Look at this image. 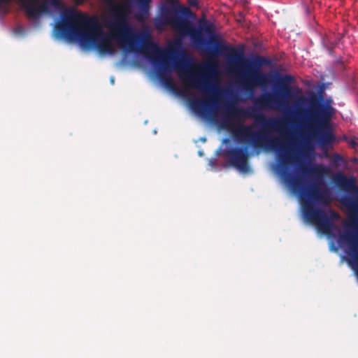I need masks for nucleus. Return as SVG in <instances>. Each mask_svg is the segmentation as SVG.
<instances>
[{"label":"nucleus","mask_w":358,"mask_h":358,"mask_svg":"<svg viewBox=\"0 0 358 358\" xmlns=\"http://www.w3.org/2000/svg\"><path fill=\"white\" fill-rule=\"evenodd\" d=\"M20 0L22 6L24 8L27 16L30 18H37L41 13H47L49 11L47 0Z\"/></svg>","instance_id":"1a4fd4ad"},{"label":"nucleus","mask_w":358,"mask_h":358,"mask_svg":"<svg viewBox=\"0 0 358 358\" xmlns=\"http://www.w3.org/2000/svg\"><path fill=\"white\" fill-rule=\"evenodd\" d=\"M192 15L187 7H181L180 10L173 9L164 6L161 9V20L164 24L171 25L176 31L182 35L190 36L194 44L201 48L206 44L201 31L196 29L187 19Z\"/></svg>","instance_id":"423d86ee"},{"label":"nucleus","mask_w":358,"mask_h":358,"mask_svg":"<svg viewBox=\"0 0 358 358\" xmlns=\"http://www.w3.org/2000/svg\"><path fill=\"white\" fill-rule=\"evenodd\" d=\"M348 145L352 148H356L358 146V143L355 139H350L348 141Z\"/></svg>","instance_id":"f3484780"},{"label":"nucleus","mask_w":358,"mask_h":358,"mask_svg":"<svg viewBox=\"0 0 358 358\" xmlns=\"http://www.w3.org/2000/svg\"><path fill=\"white\" fill-rule=\"evenodd\" d=\"M357 161H358V159H357V158H355V159H353V162H357Z\"/></svg>","instance_id":"5701e85b"},{"label":"nucleus","mask_w":358,"mask_h":358,"mask_svg":"<svg viewBox=\"0 0 358 358\" xmlns=\"http://www.w3.org/2000/svg\"><path fill=\"white\" fill-rule=\"evenodd\" d=\"M293 81V77L289 75L280 76L278 78L280 94L283 96H289L291 94L289 84Z\"/></svg>","instance_id":"f8f14e48"},{"label":"nucleus","mask_w":358,"mask_h":358,"mask_svg":"<svg viewBox=\"0 0 358 358\" xmlns=\"http://www.w3.org/2000/svg\"><path fill=\"white\" fill-rule=\"evenodd\" d=\"M201 28L203 29V31L209 34H211L213 33V26L210 24L208 21H204Z\"/></svg>","instance_id":"4468645a"},{"label":"nucleus","mask_w":358,"mask_h":358,"mask_svg":"<svg viewBox=\"0 0 358 358\" xmlns=\"http://www.w3.org/2000/svg\"><path fill=\"white\" fill-rule=\"evenodd\" d=\"M102 1L106 5L110 14V19L105 23L108 31H100L95 35L92 29L96 18L91 14V48L95 46L101 53L113 54L115 51L113 42L115 41L125 52H141L146 54L154 62H158L160 65V74L171 71V64L168 59H173L176 70L189 87L199 89L210 95L206 100L195 99L190 103L194 110L204 115L210 104L215 102L219 94L217 86L210 80L217 73L216 64L194 65L184 53L180 60L173 58L171 56L174 52L162 50L153 41L148 29L136 32L128 20L129 3H118L115 0Z\"/></svg>","instance_id":"f257e3e1"},{"label":"nucleus","mask_w":358,"mask_h":358,"mask_svg":"<svg viewBox=\"0 0 358 358\" xmlns=\"http://www.w3.org/2000/svg\"><path fill=\"white\" fill-rule=\"evenodd\" d=\"M357 204V201L354 200L352 199H347L345 201V205L348 208H355Z\"/></svg>","instance_id":"dca6fc26"},{"label":"nucleus","mask_w":358,"mask_h":358,"mask_svg":"<svg viewBox=\"0 0 358 358\" xmlns=\"http://www.w3.org/2000/svg\"><path fill=\"white\" fill-rule=\"evenodd\" d=\"M333 159H334V162L335 163H338V162H341L343 161V157L340 155H338V154H335L334 155V158Z\"/></svg>","instance_id":"a211bd4d"},{"label":"nucleus","mask_w":358,"mask_h":358,"mask_svg":"<svg viewBox=\"0 0 358 358\" xmlns=\"http://www.w3.org/2000/svg\"><path fill=\"white\" fill-rule=\"evenodd\" d=\"M189 3L190 5H195L196 3V0H189Z\"/></svg>","instance_id":"aec40b11"},{"label":"nucleus","mask_w":358,"mask_h":358,"mask_svg":"<svg viewBox=\"0 0 358 358\" xmlns=\"http://www.w3.org/2000/svg\"><path fill=\"white\" fill-rule=\"evenodd\" d=\"M334 183L339 188L346 192H358V187L356 185L357 180L355 177H347L344 173L338 172L333 176Z\"/></svg>","instance_id":"9b49d317"},{"label":"nucleus","mask_w":358,"mask_h":358,"mask_svg":"<svg viewBox=\"0 0 358 358\" xmlns=\"http://www.w3.org/2000/svg\"><path fill=\"white\" fill-rule=\"evenodd\" d=\"M255 106L260 109L275 108L282 106V100L278 94H266L254 99Z\"/></svg>","instance_id":"9d476101"},{"label":"nucleus","mask_w":358,"mask_h":358,"mask_svg":"<svg viewBox=\"0 0 358 358\" xmlns=\"http://www.w3.org/2000/svg\"><path fill=\"white\" fill-rule=\"evenodd\" d=\"M333 48H334V47H333V46H330V47L329 48V53H330V54H332Z\"/></svg>","instance_id":"412c9836"},{"label":"nucleus","mask_w":358,"mask_h":358,"mask_svg":"<svg viewBox=\"0 0 358 358\" xmlns=\"http://www.w3.org/2000/svg\"><path fill=\"white\" fill-rule=\"evenodd\" d=\"M330 103H322L318 98L312 97L307 113L308 127L313 130V136L322 149L331 145L336 140L330 125L335 109Z\"/></svg>","instance_id":"20e7f679"},{"label":"nucleus","mask_w":358,"mask_h":358,"mask_svg":"<svg viewBox=\"0 0 358 358\" xmlns=\"http://www.w3.org/2000/svg\"><path fill=\"white\" fill-rule=\"evenodd\" d=\"M209 44L211 45V47L206 49L209 55L212 57H217L220 55H225L231 61L247 69V73L243 76V85L245 90L250 93H253L255 87L265 86L268 83L267 76L260 70L262 65L268 63L264 57L257 56L252 61L246 59L243 50L227 45L215 35L210 38Z\"/></svg>","instance_id":"7ed1b4c3"},{"label":"nucleus","mask_w":358,"mask_h":358,"mask_svg":"<svg viewBox=\"0 0 358 358\" xmlns=\"http://www.w3.org/2000/svg\"><path fill=\"white\" fill-rule=\"evenodd\" d=\"M338 243L341 245H348L345 253L350 257L349 263L358 275V238L350 231H345L340 233Z\"/></svg>","instance_id":"0eeeda50"},{"label":"nucleus","mask_w":358,"mask_h":358,"mask_svg":"<svg viewBox=\"0 0 358 358\" xmlns=\"http://www.w3.org/2000/svg\"><path fill=\"white\" fill-rule=\"evenodd\" d=\"M55 31L59 38L77 43L83 50H90V15L74 8L66 9L55 24Z\"/></svg>","instance_id":"39448f33"},{"label":"nucleus","mask_w":358,"mask_h":358,"mask_svg":"<svg viewBox=\"0 0 358 358\" xmlns=\"http://www.w3.org/2000/svg\"><path fill=\"white\" fill-rule=\"evenodd\" d=\"M152 0H135L138 11L136 17L138 20H144L148 15L150 11V3Z\"/></svg>","instance_id":"ddd939ff"},{"label":"nucleus","mask_w":358,"mask_h":358,"mask_svg":"<svg viewBox=\"0 0 358 358\" xmlns=\"http://www.w3.org/2000/svg\"><path fill=\"white\" fill-rule=\"evenodd\" d=\"M48 3L53 6H59L60 5L59 0H47Z\"/></svg>","instance_id":"6ab92c4d"},{"label":"nucleus","mask_w":358,"mask_h":358,"mask_svg":"<svg viewBox=\"0 0 358 358\" xmlns=\"http://www.w3.org/2000/svg\"><path fill=\"white\" fill-rule=\"evenodd\" d=\"M301 171L303 173H315L317 172V169H308V166L306 165H302Z\"/></svg>","instance_id":"2eb2a0df"},{"label":"nucleus","mask_w":358,"mask_h":358,"mask_svg":"<svg viewBox=\"0 0 358 358\" xmlns=\"http://www.w3.org/2000/svg\"><path fill=\"white\" fill-rule=\"evenodd\" d=\"M352 226L355 227V226H356V222H353L352 223Z\"/></svg>","instance_id":"4be33fe9"},{"label":"nucleus","mask_w":358,"mask_h":358,"mask_svg":"<svg viewBox=\"0 0 358 358\" xmlns=\"http://www.w3.org/2000/svg\"><path fill=\"white\" fill-rule=\"evenodd\" d=\"M226 154L229 157L231 166L243 173L250 171V166L248 164L249 153L247 148H232L227 150Z\"/></svg>","instance_id":"6e6552de"},{"label":"nucleus","mask_w":358,"mask_h":358,"mask_svg":"<svg viewBox=\"0 0 358 358\" xmlns=\"http://www.w3.org/2000/svg\"><path fill=\"white\" fill-rule=\"evenodd\" d=\"M255 111L254 108L244 109L232 104H227L222 119L223 125L229 126L234 118L253 117L255 119V122L261 126L259 130L254 131L252 126L240 124L234 131L235 136L254 148H261L264 145H268L271 149L280 151L277 171L283 182L294 193L299 194L305 220L310 224H315L318 230L329 234L333 229L337 228L333 220L338 219L339 214L334 210H330V216H329L324 210L315 206L316 204L327 205L329 203L330 199L329 191L321 189L315 182L305 184L301 176H294L289 172L288 170L289 166L299 163L298 155L294 152L283 150L278 138H271L270 134L272 131L287 134L289 120L286 118L267 117L262 113L256 115Z\"/></svg>","instance_id":"f03ea898"}]
</instances>
